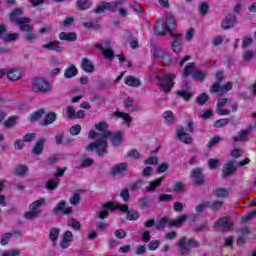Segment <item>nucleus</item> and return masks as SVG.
I'll use <instances>...</instances> for the list:
<instances>
[{"label": "nucleus", "instance_id": "obj_1", "mask_svg": "<svg viewBox=\"0 0 256 256\" xmlns=\"http://www.w3.org/2000/svg\"><path fill=\"white\" fill-rule=\"evenodd\" d=\"M96 131H99L100 139L91 142L89 145L85 146L86 151H96V155L98 157H105L107 155V149L109 147L107 143V139L113 135V132L109 129V125H107V122H99L98 124H95Z\"/></svg>", "mask_w": 256, "mask_h": 256}, {"label": "nucleus", "instance_id": "obj_2", "mask_svg": "<svg viewBox=\"0 0 256 256\" xmlns=\"http://www.w3.org/2000/svg\"><path fill=\"white\" fill-rule=\"evenodd\" d=\"M21 15H23V8H14L9 14V19L12 23H15L19 27L20 31L26 33V35H24V39L26 41H29V43L37 41V39H39V35L33 32L35 27L33 25H29V23H31V18H18L21 17Z\"/></svg>", "mask_w": 256, "mask_h": 256}, {"label": "nucleus", "instance_id": "obj_3", "mask_svg": "<svg viewBox=\"0 0 256 256\" xmlns=\"http://www.w3.org/2000/svg\"><path fill=\"white\" fill-rule=\"evenodd\" d=\"M177 27V20L171 12L166 13V18L164 20H158L154 27L153 31L157 37H165V35H171L174 39H179L183 37V34L173 33V29Z\"/></svg>", "mask_w": 256, "mask_h": 256}, {"label": "nucleus", "instance_id": "obj_4", "mask_svg": "<svg viewBox=\"0 0 256 256\" xmlns=\"http://www.w3.org/2000/svg\"><path fill=\"white\" fill-rule=\"evenodd\" d=\"M187 221V215H181L177 219H169L164 216L155 224L157 231H163L164 227H181Z\"/></svg>", "mask_w": 256, "mask_h": 256}, {"label": "nucleus", "instance_id": "obj_5", "mask_svg": "<svg viewBox=\"0 0 256 256\" xmlns=\"http://www.w3.org/2000/svg\"><path fill=\"white\" fill-rule=\"evenodd\" d=\"M32 91L34 93H49L51 91V84L43 78H33Z\"/></svg>", "mask_w": 256, "mask_h": 256}, {"label": "nucleus", "instance_id": "obj_6", "mask_svg": "<svg viewBox=\"0 0 256 256\" xmlns=\"http://www.w3.org/2000/svg\"><path fill=\"white\" fill-rule=\"evenodd\" d=\"M175 77H177L175 74H165L162 77L157 76L158 81H160V91L169 93L175 87V82H173Z\"/></svg>", "mask_w": 256, "mask_h": 256}, {"label": "nucleus", "instance_id": "obj_7", "mask_svg": "<svg viewBox=\"0 0 256 256\" xmlns=\"http://www.w3.org/2000/svg\"><path fill=\"white\" fill-rule=\"evenodd\" d=\"M123 3H125V0H118L116 2H101L100 5L96 6V9L93 11V13L99 15L104 13V11H115L117 7H121Z\"/></svg>", "mask_w": 256, "mask_h": 256}, {"label": "nucleus", "instance_id": "obj_8", "mask_svg": "<svg viewBox=\"0 0 256 256\" xmlns=\"http://www.w3.org/2000/svg\"><path fill=\"white\" fill-rule=\"evenodd\" d=\"M254 129H256V125L249 124L246 129L238 131L237 135L232 137L234 143H245L249 141V136Z\"/></svg>", "mask_w": 256, "mask_h": 256}, {"label": "nucleus", "instance_id": "obj_9", "mask_svg": "<svg viewBox=\"0 0 256 256\" xmlns=\"http://www.w3.org/2000/svg\"><path fill=\"white\" fill-rule=\"evenodd\" d=\"M117 209H119L121 213H126L127 221H137L139 219V211L129 210V205L127 204H117Z\"/></svg>", "mask_w": 256, "mask_h": 256}, {"label": "nucleus", "instance_id": "obj_10", "mask_svg": "<svg viewBox=\"0 0 256 256\" xmlns=\"http://www.w3.org/2000/svg\"><path fill=\"white\" fill-rule=\"evenodd\" d=\"M42 49L45 51H52L53 53H63L65 51V48L61 46L59 40L49 41L48 43L43 44Z\"/></svg>", "mask_w": 256, "mask_h": 256}, {"label": "nucleus", "instance_id": "obj_11", "mask_svg": "<svg viewBox=\"0 0 256 256\" xmlns=\"http://www.w3.org/2000/svg\"><path fill=\"white\" fill-rule=\"evenodd\" d=\"M103 210L98 213V219H107L109 217V213H113V211H117V205L115 206V202H107L102 205Z\"/></svg>", "mask_w": 256, "mask_h": 256}, {"label": "nucleus", "instance_id": "obj_12", "mask_svg": "<svg viewBox=\"0 0 256 256\" xmlns=\"http://www.w3.org/2000/svg\"><path fill=\"white\" fill-rule=\"evenodd\" d=\"M229 219V216H224L220 218L214 223V227H222L223 231H233V227H235V224L233 222H229Z\"/></svg>", "mask_w": 256, "mask_h": 256}, {"label": "nucleus", "instance_id": "obj_13", "mask_svg": "<svg viewBox=\"0 0 256 256\" xmlns=\"http://www.w3.org/2000/svg\"><path fill=\"white\" fill-rule=\"evenodd\" d=\"M177 139L184 143L185 145H191L193 143V137L186 133L185 128L183 126L178 127L177 129Z\"/></svg>", "mask_w": 256, "mask_h": 256}, {"label": "nucleus", "instance_id": "obj_14", "mask_svg": "<svg viewBox=\"0 0 256 256\" xmlns=\"http://www.w3.org/2000/svg\"><path fill=\"white\" fill-rule=\"evenodd\" d=\"M127 169H129V164L125 162L119 163L110 169V175H114V176L125 175V173H127Z\"/></svg>", "mask_w": 256, "mask_h": 256}, {"label": "nucleus", "instance_id": "obj_15", "mask_svg": "<svg viewBox=\"0 0 256 256\" xmlns=\"http://www.w3.org/2000/svg\"><path fill=\"white\" fill-rule=\"evenodd\" d=\"M191 179H194L195 185H203L205 178L203 177V169L195 168L190 173Z\"/></svg>", "mask_w": 256, "mask_h": 256}, {"label": "nucleus", "instance_id": "obj_16", "mask_svg": "<svg viewBox=\"0 0 256 256\" xmlns=\"http://www.w3.org/2000/svg\"><path fill=\"white\" fill-rule=\"evenodd\" d=\"M71 243H73V232L66 230L60 242V247L61 249H68V247H71Z\"/></svg>", "mask_w": 256, "mask_h": 256}, {"label": "nucleus", "instance_id": "obj_17", "mask_svg": "<svg viewBox=\"0 0 256 256\" xmlns=\"http://www.w3.org/2000/svg\"><path fill=\"white\" fill-rule=\"evenodd\" d=\"M237 21V16L235 14H228L225 19L221 23L222 29H231L232 27H235V23Z\"/></svg>", "mask_w": 256, "mask_h": 256}, {"label": "nucleus", "instance_id": "obj_18", "mask_svg": "<svg viewBox=\"0 0 256 256\" xmlns=\"http://www.w3.org/2000/svg\"><path fill=\"white\" fill-rule=\"evenodd\" d=\"M99 51H102V55L105 57V59H108V61H113L115 59V52L111 48H105L103 44L99 43L95 46Z\"/></svg>", "mask_w": 256, "mask_h": 256}, {"label": "nucleus", "instance_id": "obj_19", "mask_svg": "<svg viewBox=\"0 0 256 256\" xmlns=\"http://www.w3.org/2000/svg\"><path fill=\"white\" fill-rule=\"evenodd\" d=\"M154 57H156V59H159L160 61H162L163 65H169V63H171V55H169V53L165 52V50H156L154 52Z\"/></svg>", "mask_w": 256, "mask_h": 256}, {"label": "nucleus", "instance_id": "obj_20", "mask_svg": "<svg viewBox=\"0 0 256 256\" xmlns=\"http://www.w3.org/2000/svg\"><path fill=\"white\" fill-rule=\"evenodd\" d=\"M236 171L235 160H229L228 163L224 165L222 177H229V175H233Z\"/></svg>", "mask_w": 256, "mask_h": 256}, {"label": "nucleus", "instance_id": "obj_21", "mask_svg": "<svg viewBox=\"0 0 256 256\" xmlns=\"http://www.w3.org/2000/svg\"><path fill=\"white\" fill-rule=\"evenodd\" d=\"M23 77V72L17 68H10L7 72V79L9 81H19V78Z\"/></svg>", "mask_w": 256, "mask_h": 256}, {"label": "nucleus", "instance_id": "obj_22", "mask_svg": "<svg viewBox=\"0 0 256 256\" xmlns=\"http://www.w3.org/2000/svg\"><path fill=\"white\" fill-rule=\"evenodd\" d=\"M124 83L128 87H134V88L141 87V80H139V78L132 75L126 76L124 78Z\"/></svg>", "mask_w": 256, "mask_h": 256}, {"label": "nucleus", "instance_id": "obj_23", "mask_svg": "<svg viewBox=\"0 0 256 256\" xmlns=\"http://www.w3.org/2000/svg\"><path fill=\"white\" fill-rule=\"evenodd\" d=\"M109 138H111L113 147H119V145L123 143V132H112V135Z\"/></svg>", "mask_w": 256, "mask_h": 256}, {"label": "nucleus", "instance_id": "obj_24", "mask_svg": "<svg viewBox=\"0 0 256 256\" xmlns=\"http://www.w3.org/2000/svg\"><path fill=\"white\" fill-rule=\"evenodd\" d=\"M58 37L60 41H67L68 43L77 41V34L75 32H61Z\"/></svg>", "mask_w": 256, "mask_h": 256}, {"label": "nucleus", "instance_id": "obj_25", "mask_svg": "<svg viewBox=\"0 0 256 256\" xmlns=\"http://www.w3.org/2000/svg\"><path fill=\"white\" fill-rule=\"evenodd\" d=\"M112 117H118L119 119H123L127 125V127H131V123L133 122V118L129 116V114L125 112L115 111L112 114Z\"/></svg>", "mask_w": 256, "mask_h": 256}, {"label": "nucleus", "instance_id": "obj_26", "mask_svg": "<svg viewBox=\"0 0 256 256\" xmlns=\"http://www.w3.org/2000/svg\"><path fill=\"white\" fill-rule=\"evenodd\" d=\"M57 121V113L55 112H48L42 121V125L47 127L48 125H53Z\"/></svg>", "mask_w": 256, "mask_h": 256}, {"label": "nucleus", "instance_id": "obj_27", "mask_svg": "<svg viewBox=\"0 0 256 256\" xmlns=\"http://www.w3.org/2000/svg\"><path fill=\"white\" fill-rule=\"evenodd\" d=\"M43 149H45V139L41 138L35 143L32 153L33 155H41Z\"/></svg>", "mask_w": 256, "mask_h": 256}, {"label": "nucleus", "instance_id": "obj_28", "mask_svg": "<svg viewBox=\"0 0 256 256\" xmlns=\"http://www.w3.org/2000/svg\"><path fill=\"white\" fill-rule=\"evenodd\" d=\"M81 67L85 73H93L95 71V66L90 62L89 58L82 59Z\"/></svg>", "mask_w": 256, "mask_h": 256}, {"label": "nucleus", "instance_id": "obj_29", "mask_svg": "<svg viewBox=\"0 0 256 256\" xmlns=\"http://www.w3.org/2000/svg\"><path fill=\"white\" fill-rule=\"evenodd\" d=\"M76 4L79 11H87V9H91L93 2L91 0H77Z\"/></svg>", "mask_w": 256, "mask_h": 256}, {"label": "nucleus", "instance_id": "obj_30", "mask_svg": "<svg viewBox=\"0 0 256 256\" xmlns=\"http://www.w3.org/2000/svg\"><path fill=\"white\" fill-rule=\"evenodd\" d=\"M77 73H79V70H77V67L71 64L68 68L65 69L64 77H66V79H73Z\"/></svg>", "mask_w": 256, "mask_h": 256}, {"label": "nucleus", "instance_id": "obj_31", "mask_svg": "<svg viewBox=\"0 0 256 256\" xmlns=\"http://www.w3.org/2000/svg\"><path fill=\"white\" fill-rule=\"evenodd\" d=\"M163 180V177H159L156 180L150 182L149 186H146V191L152 193L153 191H155V189H157V187H161V183H163Z\"/></svg>", "mask_w": 256, "mask_h": 256}, {"label": "nucleus", "instance_id": "obj_32", "mask_svg": "<svg viewBox=\"0 0 256 256\" xmlns=\"http://www.w3.org/2000/svg\"><path fill=\"white\" fill-rule=\"evenodd\" d=\"M196 71L195 68V62H192L190 64H188L187 66H185L183 72H182V77H184V79H187V77H189V75H193Z\"/></svg>", "mask_w": 256, "mask_h": 256}, {"label": "nucleus", "instance_id": "obj_33", "mask_svg": "<svg viewBox=\"0 0 256 256\" xmlns=\"http://www.w3.org/2000/svg\"><path fill=\"white\" fill-rule=\"evenodd\" d=\"M223 207V201L214 200L212 202L207 201V208L211 209L213 213L219 211Z\"/></svg>", "mask_w": 256, "mask_h": 256}, {"label": "nucleus", "instance_id": "obj_34", "mask_svg": "<svg viewBox=\"0 0 256 256\" xmlns=\"http://www.w3.org/2000/svg\"><path fill=\"white\" fill-rule=\"evenodd\" d=\"M205 77H207V74L203 72V70L196 69L192 74V79H194L198 83H203L205 81Z\"/></svg>", "mask_w": 256, "mask_h": 256}, {"label": "nucleus", "instance_id": "obj_35", "mask_svg": "<svg viewBox=\"0 0 256 256\" xmlns=\"http://www.w3.org/2000/svg\"><path fill=\"white\" fill-rule=\"evenodd\" d=\"M27 171H29V167H27V165H18L13 170V173L16 177H23Z\"/></svg>", "mask_w": 256, "mask_h": 256}, {"label": "nucleus", "instance_id": "obj_36", "mask_svg": "<svg viewBox=\"0 0 256 256\" xmlns=\"http://www.w3.org/2000/svg\"><path fill=\"white\" fill-rule=\"evenodd\" d=\"M43 205H45V198H39L29 205V209L30 211H39L40 207H43Z\"/></svg>", "mask_w": 256, "mask_h": 256}, {"label": "nucleus", "instance_id": "obj_37", "mask_svg": "<svg viewBox=\"0 0 256 256\" xmlns=\"http://www.w3.org/2000/svg\"><path fill=\"white\" fill-rule=\"evenodd\" d=\"M214 195L217 199H226L229 195V190H227V188H216L214 190Z\"/></svg>", "mask_w": 256, "mask_h": 256}, {"label": "nucleus", "instance_id": "obj_38", "mask_svg": "<svg viewBox=\"0 0 256 256\" xmlns=\"http://www.w3.org/2000/svg\"><path fill=\"white\" fill-rule=\"evenodd\" d=\"M163 117L166 125H173L175 123V114L172 111L167 110L164 112Z\"/></svg>", "mask_w": 256, "mask_h": 256}, {"label": "nucleus", "instance_id": "obj_39", "mask_svg": "<svg viewBox=\"0 0 256 256\" xmlns=\"http://www.w3.org/2000/svg\"><path fill=\"white\" fill-rule=\"evenodd\" d=\"M185 187H187V184L181 181H176L172 184L173 193H181L185 191Z\"/></svg>", "mask_w": 256, "mask_h": 256}, {"label": "nucleus", "instance_id": "obj_40", "mask_svg": "<svg viewBox=\"0 0 256 256\" xmlns=\"http://www.w3.org/2000/svg\"><path fill=\"white\" fill-rule=\"evenodd\" d=\"M59 228H51L49 233V239L52 241V243H57V239H59Z\"/></svg>", "mask_w": 256, "mask_h": 256}, {"label": "nucleus", "instance_id": "obj_41", "mask_svg": "<svg viewBox=\"0 0 256 256\" xmlns=\"http://www.w3.org/2000/svg\"><path fill=\"white\" fill-rule=\"evenodd\" d=\"M195 101L198 105H205L209 101V95L207 93H201L196 97Z\"/></svg>", "mask_w": 256, "mask_h": 256}, {"label": "nucleus", "instance_id": "obj_42", "mask_svg": "<svg viewBox=\"0 0 256 256\" xmlns=\"http://www.w3.org/2000/svg\"><path fill=\"white\" fill-rule=\"evenodd\" d=\"M43 115H45L44 109L37 110L36 112H33L30 115V121H32V122L39 121V119H41L43 117Z\"/></svg>", "mask_w": 256, "mask_h": 256}, {"label": "nucleus", "instance_id": "obj_43", "mask_svg": "<svg viewBox=\"0 0 256 256\" xmlns=\"http://www.w3.org/2000/svg\"><path fill=\"white\" fill-rule=\"evenodd\" d=\"M176 95L184 99V101H191V97H193V94L189 93L187 90H178L176 91Z\"/></svg>", "mask_w": 256, "mask_h": 256}, {"label": "nucleus", "instance_id": "obj_44", "mask_svg": "<svg viewBox=\"0 0 256 256\" xmlns=\"http://www.w3.org/2000/svg\"><path fill=\"white\" fill-rule=\"evenodd\" d=\"M17 39H19V33H17V32L8 33V34L4 35V37H3V41H5L6 43H11L12 41H17Z\"/></svg>", "mask_w": 256, "mask_h": 256}, {"label": "nucleus", "instance_id": "obj_45", "mask_svg": "<svg viewBox=\"0 0 256 256\" xmlns=\"http://www.w3.org/2000/svg\"><path fill=\"white\" fill-rule=\"evenodd\" d=\"M229 121H231V119L229 118L218 119L214 122V127L216 129H221V127H225V125H229Z\"/></svg>", "mask_w": 256, "mask_h": 256}, {"label": "nucleus", "instance_id": "obj_46", "mask_svg": "<svg viewBox=\"0 0 256 256\" xmlns=\"http://www.w3.org/2000/svg\"><path fill=\"white\" fill-rule=\"evenodd\" d=\"M68 227H72L74 231H79L81 229V223L75 218H70L67 222Z\"/></svg>", "mask_w": 256, "mask_h": 256}, {"label": "nucleus", "instance_id": "obj_47", "mask_svg": "<svg viewBox=\"0 0 256 256\" xmlns=\"http://www.w3.org/2000/svg\"><path fill=\"white\" fill-rule=\"evenodd\" d=\"M130 7L131 9H133V11L139 13L140 15H143L145 13V9H143V6H141L139 2H131Z\"/></svg>", "mask_w": 256, "mask_h": 256}, {"label": "nucleus", "instance_id": "obj_48", "mask_svg": "<svg viewBox=\"0 0 256 256\" xmlns=\"http://www.w3.org/2000/svg\"><path fill=\"white\" fill-rule=\"evenodd\" d=\"M65 207H67V202H65L64 200H61L54 208H53V213L57 214V213H61V211L63 212Z\"/></svg>", "mask_w": 256, "mask_h": 256}, {"label": "nucleus", "instance_id": "obj_49", "mask_svg": "<svg viewBox=\"0 0 256 256\" xmlns=\"http://www.w3.org/2000/svg\"><path fill=\"white\" fill-rule=\"evenodd\" d=\"M15 125H17V116H11L4 122V126L8 129L15 127Z\"/></svg>", "mask_w": 256, "mask_h": 256}, {"label": "nucleus", "instance_id": "obj_50", "mask_svg": "<svg viewBox=\"0 0 256 256\" xmlns=\"http://www.w3.org/2000/svg\"><path fill=\"white\" fill-rule=\"evenodd\" d=\"M220 142H221V137L213 136V137L210 138V140L207 144V148L208 149H213V147H215V145H217Z\"/></svg>", "mask_w": 256, "mask_h": 256}, {"label": "nucleus", "instance_id": "obj_51", "mask_svg": "<svg viewBox=\"0 0 256 256\" xmlns=\"http://www.w3.org/2000/svg\"><path fill=\"white\" fill-rule=\"evenodd\" d=\"M39 213H41V211H27L25 212L24 217L30 221L31 219H36V217H39Z\"/></svg>", "mask_w": 256, "mask_h": 256}, {"label": "nucleus", "instance_id": "obj_52", "mask_svg": "<svg viewBox=\"0 0 256 256\" xmlns=\"http://www.w3.org/2000/svg\"><path fill=\"white\" fill-rule=\"evenodd\" d=\"M171 49L176 55H179V53H181V42H179V40L172 41Z\"/></svg>", "mask_w": 256, "mask_h": 256}, {"label": "nucleus", "instance_id": "obj_53", "mask_svg": "<svg viewBox=\"0 0 256 256\" xmlns=\"http://www.w3.org/2000/svg\"><path fill=\"white\" fill-rule=\"evenodd\" d=\"M127 157L129 159H139L141 157V153L137 149H131L127 152Z\"/></svg>", "mask_w": 256, "mask_h": 256}, {"label": "nucleus", "instance_id": "obj_54", "mask_svg": "<svg viewBox=\"0 0 256 256\" xmlns=\"http://www.w3.org/2000/svg\"><path fill=\"white\" fill-rule=\"evenodd\" d=\"M159 245H161V241L152 240L148 244V249H149V251H157V249H159Z\"/></svg>", "mask_w": 256, "mask_h": 256}, {"label": "nucleus", "instance_id": "obj_55", "mask_svg": "<svg viewBox=\"0 0 256 256\" xmlns=\"http://www.w3.org/2000/svg\"><path fill=\"white\" fill-rule=\"evenodd\" d=\"M79 203H81V194H79V192H76L70 198V204L71 205H79Z\"/></svg>", "mask_w": 256, "mask_h": 256}, {"label": "nucleus", "instance_id": "obj_56", "mask_svg": "<svg viewBox=\"0 0 256 256\" xmlns=\"http://www.w3.org/2000/svg\"><path fill=\"white\" fill-rule=\"evenodd\" d=\"M139 201H140V209H145L149 207V205H151V202H152V200L147 197L140 198Z\"/></svg>", "mask_w": 256, "mask_h": 256}, {"label": "nucleus", "instance_id": "obj_57", "mask_svg": "<svg viewBox=\"0 0 256 256\" xmlns=\"http://www.w3.org/2000/svg\"><path fill=\"white\" fill-rule=\"evenodd\" d=\"M173 199V195L171 194H160L158 201L160 203H169Z\"/></svg>", "mask_w": 256, "mask_h": 256}, {"label": "nucleus", "instance_id": "obj_58", "mask_svg": "<svg viewBox=\"0 0 256 256\" xmlns=\"http://www.w3.org/2000/svg\"><path fill=\"white\" fill-rule=\"evenodd\" d=\"M57 187H59V182H56L55 180H49L46 183V189H48L49 191H55Z\"/></svg>", "mask_w": 256, "mask_h": 256}, {"label": "nucleus", "instance_id": "obj_59", "mask_svg": "<svg viewBox=\"0 0 256 256\" xmlns=\"http://www.w3.org/2000/svg\"><path fill=\"white\" fill-rule=\"evenodd\" d=\"M159 163V158L155 156H150L144 160V165H157Z\"/></svg>", "mask_w": 256, "mask_h": 256}, {"label": "nucleus", "instance_id": "obj_60", "mask_svg": "<svg viewBox=\"0 0 256 256\" xmlns=\"http://www.w3.org/2000/svg\"><path fill=\"white\" fill-rule=\"evenodd\" d=\"M120 197L122 198L124 203H127V201H129V199H131V194H129V189L125 188L124 190H122L120 192Z\"/></svg>", "mask_w": 256, "mask_h": 256}, {"label": "nucleus", "instance_id": "obj_61", "mask_svg": "<svg viewBox=\"0 0 256 256\" xmlns=\"http://www.w3.org/2000/svg\"><path fill=\"white\" fill-rule=\"evenodd\" d=\"M68 119H75L77 112L73 106H68L66 109Z\"/></svg>", "mask_w": 256, "mask_h": 256}, {"label": "nucleus", "instance_id": "obj_62", "mask_svg": "<svg viewBox=\"0 0 256 256\" xmlns=\"http://www.w3.org/2000/svg\"><path fill=\"white\" fill-rule=\"evenodd\" d=\"M12 236H13V233L4 234L0 240V244L3 246L7 245L9 243V241H11Z\"/></svg>", "mask_w": 256, "mask_h": 256}, {"label": "nucleus", "instance_id": "obj_63", "mask_svg": "<svg viewBox=\"0 0 256 256\" xmlns=\"http://www.w3.org/2000/svg\"><path fill=\"white\" fill-rule=\"evenodd\" d=\"M79 133H81V125L75 124L70 128V135L76 136L79 135Z\"/></svg>", "mask_w": 256, "mask_h": 256}, {"label": "nucleus", "instance_id": "obj_64", "mask_svg": "<svg viewBox=\"0 0 256 256\" xmlns=\"http://www.w3.org/2000/svg\"><path fill=\"white\" fill-rule=\"evenodd\" d=\"M21 255V251L20 250H12L10 252H3L2 256H19Z\"/></svg>", "mask_w": 256, "mask_h": 256}]
</instances>
